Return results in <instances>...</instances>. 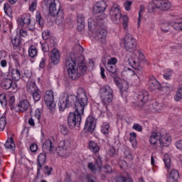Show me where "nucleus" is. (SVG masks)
I'll return each mask as SVG.
<instances>
[{"label":"nucleus","instance_id":"obj_1","mask_svg":"<svg viewBox=\"0 0 182 182\" xmlns=\"http://www.w3.org/2000/svg\"><path fill=\"white\" fill-rule=\"evenodd\" d=\"M83 99H85L86 106H87V96L86 95V91L82 88L78 90L77 96L75 95H64L59 100L58 109L60 112H65V109L75 106L76 110V103L79 100H81L80 103L82 104Z\"/></svg>","mask_w":182,"mask_h":182},{"label":"nucleus","instance_id":"obj_2","mask_svg":"<svg viewBox=\"0 0 182 182\" xmlns=\"http://www.w3.org/2000/svg\"><path fill=\"white\" fill-rule=\"evenodd\" d=\"M75 49H77L78 56L76 57L75 55L73 57H68L65 60V66L68 70V76L73 80H77L80 77V73L77 70V63H79V58L83 59L82 53H83V47L80 45L75 46Z\"/></svg>","mask_w":182,"mask_h":182},{"label":"nucleus","instance_id":"obj_3","mask_svg":"<svg viewBox=\"0 0 182 182\" xmlns=\"http://www.w3.org/2000/svg\"><path fill=\"white\" fill-rule=\"evenodd\" d=\"M79 100L76 102V109L74 112H70L68 116V125L70 129L80 127L82 122V114L85 113V107H86V99Z\"/></svg>","mask_w":182,"mask_h":182},{"label":"nucleus","instance_id":"obj_4","mask_svg":"<svg viewBox=\"0 0 182 182\" xmlns=\"http://www.w3.org/2000/svg\"><path fill=\"white\" fill-rule=\"evenodd\" d=\"M106 18V15L97 16L96 18H90L88 20L89 26H96L97 28L95 32V39L98 42L102 43L106 41L107 31H106V22L103 20Z\"/></svg>","mask_w":182,"mask_h":182},{"label":"nucleus","instance_id":"obj_5","mask_svg":"<svg viewBox=\"0 0 182 182\" xmlns=\"http://www.w3.org/2000/svg\"><path fill=\"white\" fill-rule=\"evenodd\" d=\"M109 18L113 23H120V20L122 21L123 28L127 29V23H129V17L127 16H122V11L120 6L114 4L109 10Z\"/></svg>","mask_w":182,"mask_h":182},{"label":"nucleus","instance_id":"obj_6","mask_svg":"<svg viewBox=\"0 0 182 182\" xmlns=\"http://www.w3.org/2000/svg\"><path fill=\"white\" fill-rule=\"evenodd\" d=\"M44 5L48 8L51 16H60L61 19H63V11L60 10L59 0H44Z\"/></svg>","mask_w":182,"mask_h":182},{"label":"nucleus","instance_id":"obj_7","mask_svg":"<svg viewBox=\"0 0 182 182\" xmlns=\"http://www.w3.org/2000/svg\"><path fill=\"white\" fill-rule=\"evenodd\" d=\"M170 8H171V3L168 0H152V2L148 6V9L151 12H154V9L168 11Z\"/></svg>","mask_w":182,"mask_h":182},{"label":"nucleus","instance_id":"obj_8","mask_svg":"<svg viewBox=\"0 0 182 182\" xmlns=\"http://www.w3.org/2000/svg\"><path fill=\"white\" fill-rule=\"evenodd\" d=\"M124 48L127 52L133 53L137 49V43L132 34H127L124 37Z\"/></svg>","mask_w":182,"mask_h":182},{"label":"nucleus","instance_id":"obj_9","mask_svg":"<svg viewBox=\"0 0 182 182\" xmlns=\"http://www.w3.org/2000/svg\"><path fill=\"white\" fill-rule=\"evenodd\" d=\"M72 147V142L69 140L61 141L58 144L57 151L60 156H68L69 154V149Z\"/></svg>","mask_w":182,"mask_h":182},{"label":"nucleus","instance_id":"obj_10","mask_svg":"<svg viewBox=\"0 0 182 182\" xmlns=\"http://www.w3.org/2000/svg\"><path fill=\"white\" fill-rule=\"evenodd\" d=\"M54 99L53 91L51 90H47L44 95V102L50 110H53V108L56 106V104L53 102Z\"/></svg>","mask_w":182,"mask_h":182},{"label":"nucleus","instance_id":"obj_11","mask_svg":"<svg viewBox=\"0 0 182 182\" xmlns=\"http://www.w3.org/2000/svg\"><path fill=\"white\" fill-rule=\"evenodd\" d=\"M96 127V119L92 116L87 117L85 124L84 127V129L86 133H93L95 131V128Z\"/></svg>","mask_w":182,"mask_h":182},{"label":"nucleus","instance_id":"obj_12","mask_svg":"<svg viewBox=\"0 0 182 182\" xmlns=\"http://www.w3.org/2000/svg\"><path fill=\"white\" fill-rule=\"evenodd\" d=\"M106 8H107V4H106V1H98L92 6V14L93 15L103 14V12L106 11Z\"/></svg>","mask_w":182,"mask_h":182},{"label":"nucleus","instance_id":"obj_13","mask_svg":"<svg viewBox=\"0 0 182 182\" xmlns=\"http://www.w3.org/2000/svg\"><path fill=\"white\" fill-rule=\"evenodd\" d=\"M149 92L146 90H143L139 92L138 95L136 96V103L138 106L141 107L148 100H149Z\"/></svg>","mask_w":182,"mask_h":182},{"label":"nucleus","instance_id":"obj_14","mask_svg":"<svg viewBox=\"0 0 182 182\" xmlns=\"http://www.w3.org/2000/svg\"><path fill=\"white\" fill-rule=\"evenodd\" d=\"M103 164L102 162V157H100V156H98L97 158L95 159V164L92 162L88 164V168L89 170H90L91 173L96 174L97 170H100Z\"/></svg>","mask_w":182,"mask_h":182},{"label":"nucleus","instance_id":"obj_15","mask_svg":"<svg viewBox=\"0 0 182 182\" xmlns=\"http://www.w3.org/2000/svg\"><path fill=\"white\" fill-rule=\"evenodd\" d=\"M46 153L42 152L38 156L37 175H41L42 167L46 164Z\"/></svg>","mask_w":182,"mask_h":182},{"label":"nucleus","instance_id":"obj_16","mask_svg":"<svg viewBox=\"0 0 182 182\" xmlns=\"http://www.w3.org/2000/svg\"><path fill=\"white\" fill-rule=\"evenodd\" d=\"M160 146L162 147H168L171 143V136L163 132L161 133L159 138Z\"/></svg>","mask_w":182,"mask_h":182},{"label":"nucleus","instance_id":"obj_17","mask_svg":"<svg viewBox=\"0 0 182 182\" xmlns=\"http://www.w3.org/2000/svg\"><path fill=\"white\" fill-rule=\"evenodd\" d=\"M161 136V132L157 131H153L151 132V135L149 141L151 146H156L157 141H160V137Z\"/></svg>","mask_w":182,"mask_h":182},{"label":"nucleus","instance_id":"obj_18","mask_svg":"<svg viewBox=\"0 0 182 182\" xmlns=\"http://www.w3.org/2000/svg\"><path fill=\"white\" fill-rule=\"evenodd\" d=\"M149 86L151 90H161V85L154 76H151L149 80Z\"/></svg>","mask_w":182,"mask_h":182},{"label":"nucleus","instance_id":"obj_19","mask_svg":"<svg viewBox=\"0 0 182 182\" xmlns=\"http://www.w3.org/2000/svg\"><path fill=\"white\" fill-rule=\"evenodd\" d=\"M128 63L132 66V68H133V69H135V70H138V75H141L143 73V71H141V67L140 66V63L136 59L129 58L128 60Z\"/></svg>","mask_w":182,"mask_h":182},{"label":"nucleus","instance_id":"obj_20","mask_svg":"<svg viewBox=\"0 0 182 182\" xmlns=\"http://www.w3.org/2000/svg\"><path fill=\"white\" fill-rule=\"evenodd\" d=\"M30 106L31 104L29 103V101L27 100H23L18 102V104L16 105V107L18 109L19 112L23 113V112H26V110L29 109Z\"/></svg>","mask_w":182,"mask_h":182},{"label":"nucleus","instance_id":"obj_21","mask_svg":"<svg viewBox=\"0 0 182 182\" xmlns=\"http://www.w3.org/2000/svg\"><path fill=\"white\" fill-rule=\"evenodd\" d=\"M43 151L47 154L53 151V143L50 139H47L43 144Z\"/></svg>","mask_w":182,"mask_h":182},{"label":"nucleus","instance_id":"obj_22","mask_svg":"<svg viewBox=\"0 0 182 182\" xmlns=\"http://www.w3.org/2000/svg\"><path fill=\"white\" fill-rule=\"evenodd\" d=\"M51 62L54 65H58L60 60V54H59V50L58 48H53L52 50L51 56H50Z\"/></svg>","mask_w":182,"mask_h":182},{"label":"nucleus","instance_id":"obj_23","mask_svg":"<svg viewBox=\"0 0 182 182\" xmlns=\"http://www.w3.org/2000/svg\"><path fill=\"white\" fill-rule=\"evenodd\" d=\"M18 23L20 26H28L31 23V15L24 14L18 19Z\"/></svg>","mask_w":182,"mask_h":182},{"label":"nucleus","instance_id":"obj_24","mask_svg":"<svg viewBox=\"0 0 182 182\" xmlns=\"http://www.w3.org/2000/svg\"><path fill=\"white\" fill-rule=\"evenodd\" d=\"M102 103L105 107V111L107 112V106L113 102V95H100Z\"/></svg>","mask_w":182,"mask_h":182},{"label":"nucleus","instance_id":"obj_25","mask_svg":"<svg viewBox=\"0 0 182 182\" xmlns=\"http://www.w3.org/2000/svg\"><path fill=\"white\" fill-rule=\"evenodd\" d=\"M88 148L90 150V151H92V153H94V154L99 153V151H100V146L95 141H89Z\"/></svg>","mask_w":182,"mask_h":182},{"label":"nucleus","instance_id":"obj_26","mask_svg":"<svg viewBox=\"0 0 182 182\" xmlns=\"http://www.w3.org/2000/svg\"><path fill=\"white\" fill-rule=\"evenodd\" d=\"M77 21V31H83V29H85V16H83V14H78Z\"/></svg>","mask_w":182,"mask_h":182},{"label":"nucleus","instance_id":"obj_27","mask_svg":"<svg viewBox=\"0 0 182 182\" xmlns=\"http://www.w3.org/2000/svg\"><path fill=\"white\" fill-rule=\"evenodd\" d=\"M113 95V90L109 85H106L100 88V95Z\"/></svg>","mask_w":182,"mask_h":182},{"label":"nucleus","instance_id":"obj_28","mask_svg":"<svg viewBox=\"0 0 182 182\" xmlns=\"http://www.w3.org/2000/svg\"><path fill=\"white\" fill-rule=\"evenodd\" d=\"M178 177H180V173H178V171L176 169H172L170 173L168 182H177V180H178Z\"/></svg>","mask_w":182,"mask_h":182},{"label":"nucleus","instance_id":"obj_29","mask_svg":"<svg viewBox=\"0 0 182 182\" xmlns=\"http://www.w3.org/2000/svg\"><path fill=\"white\" fill-rule=\"evenodd\" d=\"M11 86H12V79L4 78L1 80V87H3L4 90H8L11 89Z\"/></svg>","mask_w":182,"mask_h":182},{"label":"nucleus","instance_id":"obj_30","mask_svg":"<svg viewBox=\"0 0 182 182\" xmlns=\"http://www.w3.org/2000/svg\"><path fill=\"white\" fill-rule=\"evenodd\" d=\"M116 182H133V178L130 177V176L127 173L126 176L121 175L116 178Z\"/></svg>","mask_w":182,"mask_h":182},{"label":"nucleus","instance_id":"obj_31","mask_svg":"<svg viewBox=\"0 0 182 182\" xmlns=\"http://www.w3.org/2000/svg\"><path fill=\"white\" fill-rule=\"evenodd\" d=\"M172 24L169 23L168 21H161V29L164 33H167L170 32V28H171Z\"/></svg>","mask_w":182,"mask_h":182},{"label":"nucleus","instance_id":"obj_32","mask_svg":"<svg viewBox=\"0 0 182 182\" xmlns=\"http://www.w3.org/2000/svg\"><path fill=\"white\" fill-rule=\"evenodd\" d=\"M11 77L13 80L18 82V80H21V71L18 68H14L11 71Z\"/></svg>","mask_w":182,"mask_h":182},{"label":"nucleus","instance_id":"obj_33","mask_svg":"<svg viewBox=\"0 0 182 182\" xmlns=\"http://www.w3.org/2000/svg\"><path fill=\"white\" fill-rule=\"evenodd\" d=\"M27 91L28 92V93H31V95L33 93H34L35 92L39 90L38 89V87L36 86V84H35L34 82H28L27 83V87H26Z\"/></svg>","mask_w":182,"mask_h":182},{"label":"nucleus","instance_id":"obj_34","mask_svg":"<svg viewBox=\"0 0 182 182\" xmlns=\"http://www.w3.org/2000/svg\"><path fill=\"white\" fill-rule=\"evenodd\" d=\"M106 69L111 73L112 77H116L117 76V68L116 65H106Z\"/></svg>","mask_w":182,"mask_h":182},{"label":"nucleus","instance_id":"obj_35","mask_svg":"<svg viewBox=\"0 0 182 182\" xmlns=\"http://www.w3.org/2000/svg\"><path fill=\"white\" fill-rule=\"evenodd\" d=\"M6 149H10V150H15V143H14L13 138H9L4 144Z\"/></svg>","mask_w":182,"mask_h":182},{"label":"nucleus","instance_id":"obj_36","mask_svg":"<svg viewBox=\"0 0 182 182\" xmlns=\"http://www.w3.org/2000/svg\"><path fill=\"white\" fill-rule=\"evenodd\" d=\"M11 43L14 48H19L21 45V36L17 34L14 38L11 39Z\"/></svg>","mask_w":182,"mask_h":182},{"label":"nucleus","instance_id":"obj_37","mask_svg":"<svg viewBox=\"0 0 182 182\" xmlns=\"http://www.w3.org/2000/svg\"><path fill=\"white\" fill-rule=\"evenodd\" d=\"M28 56H30V58H36V56H38V49L35 46H31L28 48Z\"/></svg>","mask_w":182,"mask_h":182},{"label":"nucleus","instance_id":"obj_38","mask_svg":"<svg viewBox=\"0 0 182 182\" xmlns=\"http://www.w3.org/2000/svg\"><path fill=\"white\" fill-rule=\"evenodd\" d=\"M164 161L166 168H170L171 167V157L169 154H165L164 156Z\"/></svg>","mask_w":182,"mask_h":182},{"label":"nucleus","instance_id":"obj_39","mask_svg":"<svg viewBox=\"0 0 182 182\" xmlns=\"http://www.w3.org/2000/svg\"><path fill=\"white\" fill-rule=\"evenodd\" d=\"M36 22L38 23V25L40 26L43 27V25H45V20L42 18V15H41V13L39 11L36 12Z\"/></svg>","mask_w":182,"mask_h":182},{"label":"nucleus","instance_id":"obj_40","mask_svg":"<svg viewBox=\"0 0 182 182\" xmlns=\"http://www.w3.org/2000/svg\"><path fill=\"white\" fill-rule=\"evenodd\" d=\"M77 70H80L79 73H80V76H82V75H84V73H86V65H85V64H83V63H80V65H79V63L77 65Z\"/></svg>","mask_w":182,"mask_h":182},{"label":"nucleus","instance_id":"obj_41","mask_svg":"<svg viewBox=\"0 0 182 182\" xmlns=\"http://www.w3.org/2000/svg\"><path fill=\"white\" fill-rule=\"evenodd\" d=\"M109 129H110V126L107 123H104L101 128V132L105 136H107L109 134Z\"/></svg>","mask_w":182,"mask_h":182},{"label":"nucleus","instance_id":"obj_42","mask_svg":"<svg viewBox=\"0 0 182 182\" xmlns=\"http://www.w3.org/2000/svg\"><path fill=\"white\" fill-rule=\"evenodd\" d=\"M31 95L35 102L41 100V90H37V91L33 92Z\"/></svg>","mask_w":182,"mask_h":182},{"label":"nucleus","instance_id":"obj_43","mask_svg":"<svg viewBox=\"0 0 182 182\" xmlns=\"http://www.w3.org/2000/svg\"><path fill=\"white\" fill-rule=\"evenodd\" d=\"M6 126V117L2 116L0 117V132H3Z\"/></svg>","mask_w":182,"mask_h":182},{"label":"nucleus","instance_id":"obj_44","mask_svg":"<svg viewBox=\"0 0 182 182\" xmlns=\"http://www.w3.org/2000/svg\"><path fill=\"white\" fill-rule=\"evenodd\" d=\"M9 105L11 110H14L16 107V105L15 104V96L12 95L9 97Z\"/></svg>","mask_w":182,"mask_h":182},{"label":"nucleus","instance_id":"obj_45","mask_svg":"<svg viewBox=\"0 0 182 182\" xmlns=\"http://www.w3.org/2000/svg\"><path fill=\"white\" fill-rule=\"evenodd\" d=\"M173 75V70L168 68L166 71V73L164 75V78L166 80H170L171 79V76Z\"/></svg>","mask_w":182,"mask_h":182},{"label":"nucleus","instance_id":"obj_46","mask_svg":"<svg viewBox=\"0 0 182 182\" xmlns=\"http://www.w3.org/2000/svg\"><path fill=\"white\" fill-rule=\"evenodd\" d=\"M119 87L120 92L123 93V92H127V90L129 89V85H127V82H123L119 84Z\"/></svg>","mask_w":182,"mask_h":182},{"label":"nucleus","instance_id":"obj_47","mask_svg":"<svg viewBox=\"0 0 182 182\" xmlns=\"http://www.w3.org/2000/svg\"><path fill=\"white\" fill-rule=\"evenodd\" d=\"M174 99L176 102H180V100L182 99V87L178 89Z\"/></svg>","mask_w":182,"mask_h":182},{"label":"nucleus","instance_id":"obj_48","mask_svg":"<svg viewBox=\"0 0 182 182\" xmlns=\"http://www.w3.org/2000/svg\"><path fill=\"white\" fill-rule=\"evenodd\" d=\"M171 28H173L175 31H182V21L173 23Z\"/></svg>","mask_w":182,"mask_h":182},{"label":"nucleus","instance_id":"obj_49","mask_svg":"<svg viewBox=\"0 0 182 182\" xmlns=\"http://www.w3.org/2000/svg\"><path fill=\"white\" fill-rule=\"evenodd\" d=\"M143 12H144V6H141L139 11V17L137 21L138 26H140V23H141V17L143 16L141 14H143Z\"/></svg>","mask_w":182,"mask_h":182},{"label":"nucleus","instance_id":"obj_50","mask_svg":"<svg viewBox=\"0 0 182 182\" xmlns=\"http://www.w3.org/2000/svg\"><path fill=\"white\" fill-rule=\"evenodd\" d=\"M132 5H133V2H132L131 1H126L124 3V7L125 11H131Z\"/></svg>","mask_w":182,"mask_h":182},{"label":"nucleus","instance_id":"obj_51","mask_svg":"<svg viewBox=\"0 0 182 182\" xmlns=\"http://www.w3.org/2000/svg\"><path fill=\"white\" fill-rule=\"evenodd\" d=\"M116 63H117V58H111L108 61L107 66H116Z\"/></svg>","mask_w":182,"mask_h":182},{"label":"nucleus","instance_id":"obj_52","mask_svg":"<svg viewBox=\"0 0 182 182\" xmlns=\"http://www.w3.org/2000/svg\"><path fill=\"white\" fill-rule=\"evenodd\" d=\"M4 12L6 15H9L11 12H12V9H11V6H9V4L6 3L4 6Z\"/></svg>","mask_w":182,"mask_h":182},{"label":"nucleus","instance_id":"obj_53","mask_svg":"<svg viewBox=\"0 0 182 182\" xmlns=\"http://www.w3.org/2000/svg\"><path fill=\"white\" fill-rule=\"evenodd\" d=\"M42 38L44 41H48V39L50 38V31H49V30L44 31L42 33Z\"/></svg>","mask_w":182,"mask_h":182},{"label":"nucleus","instance_id":"obj_54","mask_svg":"<svg viewBox=\"0 0 182 182\" xmlns=\"http://www.w3.org/2000/svg\"><path fill=\"white\" fill-rule=\"evenodd\" d=\"M52 171H53V168L52 167L46 166L44 168V174H47V176H50L52 174Z\"/></svg>","mask_w":182,"mask_h":182},{"label":"nucleus","instance_id":"obj_55","mask_svg":"<svg viewBox=\"0 0 182 182\" xmlns=\"http://www.w3.org/2000/svg\"><path fill=\"white\" fill-rule=\"evenodd\" d=\"M41 114H42V113L41 112V109L39 108L36 109L34 116H35L36 119H37L38 123H39V122H41Z\"/></svg>","mask_w":182,"mask_h":182},{"label":"nucleus","instance_id":"obj_56","mask_svg":"<svg viewBox=\"0 0 182 182\" xmlns=\"http://www.w3.org/2000/svg\"><path fill=\"white\" fill-rule=\"evenodd\" d=\"M0 103L1 105H8V102H6V95L5 94L0 95Z\"/></svg>","mask_w":182,"mask_h":182},{"label":"nucleus","instance_id":"obj_57","mask_svg":"<svg viewBox=\"0 0 182 182\" xmlns=\"http://www.w3.org/2000/svg\"><path fill=\"white\" fill-rule=\"evenodd\" d=\"M130 138H129V141L131 143H136V139L137 137V136L136 135L135 132H131L129 134Z\"/></svg>","mask_w":182,"mask_h":182},{"label":"nucleus","instance_id":"obj_58","mask_svg":"<svg viewBox=\"0 0 182 182\" xmlns=\"http://www.w3.org/2000/svg\"><path fill=\"white\" fill-rule=\"evenodd\" d=\"M46 66V57H43L40 61L39 68L43 69Z\"/></svg>","mask_w":182,"mask_h":182},{"label":"nucleus","instance_id":"obj_59","mask_svg":"<svg viewBox=\"0 0 182 182\" xmlns=\"http://www.w3.org/2000/svg\"><path fill=\"white\" fill-rule=\"evenodd\" d=\"M107 154L110 157H113V156H114V154H116V150L114 149V148L112 146H110L109 150L107 151Z\"/></svg>","mask_w":182,"mask_h":182},{"label":"nucleus","instance_id":"obj_60","mask_svg":"<svg viewBox=\"0 0 182 182\" xmlns=\"http://www.w3.org/2000/svg\"><path fill=\"white\" fill-rule=\"evenodd\" d=\"M132 129H134V130H136V132H143V127L139 124H134Z\"/></svg>","mask_w":182,"mask_h":182},{"label":"nucleus","instance_id":"obj_61","mask_svg":"<svg viewBox=\"0 0 182 182\" xmlns=\"http://www.w3.org/2000/svg\"><path fill=\"white\" fill-rule=\"evenodd\" d=\"M60 132L62 134L66 135L68 133H69V130L68 129V127L66 126L62 125L60 127Z\"/></svg>","mask_w":182,"mask_h":182},{"label":"nucleus","instance_id":"obj_62","mask_svg":"<svg viewBox=\"0 0 182 182\" xmlns=\"http://www.w3.org/2000/svg\"><path fill=\"white\" fill-rule=\"evenodd\" d=\"M112 166H110L109 164H106L104 166V173H112Z\"/></svg>","mask_w":182,"mask_h":182},{"label":"nucleus","instance_id":"obj_63","mask_svg":"<svg viewBox=\"0 0 182 182\" xmlns=\"http://www.w3.org/2000/svg\"><path fill=\"white\" fill-rule=\"evenodd\" d=\"M42 50L44 53L49 51V45L46 43H44L41 45Z\"/></svg>","mask_w":182,"mask_h":182},{"label":"nucleus","instance_id":"obj_64","mask_svg":"<svg viewBox=\"0 0 182 182\" xmlns=\"http://www.w3.org/2000/svg\"><path fill=\"white\" fill-rule=\"evenodd\" d=\"M176 149H178V150H181L182 151V139L178 141L176 143Z\"/></svg>","mask_w":182,"mask_h":182}]
</instances>
